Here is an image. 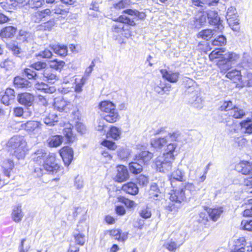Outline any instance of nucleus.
<instances>
[{
  "label": "nucleus",
  "instance_id": "nucleus-60",
  "mask_svg": "<svg viewBox=\"0 0 252 252\" xmlns=\"http://www.w3.org/2000/svg\"><path fill=\"white\" fill-rule=\"evenodd\" d=\"M43 2V0H29L28 3L32 8L40 7Z\"/></svg>",
  "mask_w": 252,
  "mask_h": 252
},
{
  "label": "nucleus",
  "instance_id": "nucleus-25",
  "mask_svg": "<svg viewBox=\"0 0 252 252\" xmlns=\"http://www.w3.org/2000/svg\"><path fill=\"white\" fill-rule=\"evenodd\" d=\"M225 73H226V77L233 80L234 82H241L242 75L240 71L235 69L230 71L228 70Z\"/></svg>",
  "mask_w": 252,
  "mask_h": 252
},
{
  "label": "nucleus",
  "instance_id": "nucleus-52",
  "mask_svg": "<svg viewBox=\"0 0 252 252\" xmlns=\"http://www.w3.org/2000/svg\"><path fill=\"white\" fill-rule=\"evenodd\" d=\"M52 53L50 50L45 49L44 51L39 52L36 55V57L44 59H49L52 57Z\"/></svg>",
  "mask_w": 252,
  "mask_h": 252
},
{
  "label": "nucleus",
  "instance_id": "nucleus-57",
  "mask_svg": "<svg viewBox=\"0 0 252 252\" xmlns=\"http://www.w3.org/2000/svg\"><path fill=\"white\" fill-rule=\"evenodd\" d=\"M241 226L245 230L252 231V220H243L241 221Z\"/></svg>",
  "mask_w": 252,
  "mask_h": 252
},
{
  "label": "nucleus",
  "instance_id": "nucleus-49",
  "mask_svg": "<svg viewBox=\"0 0 252 252\" xmlns=\"http://www.w3.org/2000/svg\"><path fill=\"white\" fill-rule=\"evenodd\" d=\"M67 11L63 8L62 5L56 6L54 8L51 10L50 9L49 15L53 16L54 14H64L67 13Z\"/></svg>",
  "mask_w": 252,
  "mask_h": 252
},
{
  "label": "nucleus",
  "instance_id": "nucleus-40",
  "mask_svg": "<svg viewBox=\"0 0 252 252\" xmlns=\"http://www.w3.org/2000/svg\"><path fill=\"white\" fill-rule=\"evenodd\" d=\"M81 225H77V230L79 231L78 233H74V237L75 240V242L79 245L83 246L85 242V235L80 233V231H82L84 228H79Z\"/></svg>",
  "mask_w": 252,
  "mask_h": 252
},
{
  "label": "nucleus",
  "instance_id": "nucleus-19",
  "mask_svg": "<svg viewBox=\"0 0 252 252\" xmlns=\"http://www.w3.org/2000/svg\"><path fill=\"white\" fill-rule=\"evenodd\" d=\"M117 168V174L116 180L119 182L126 181L129 177V174L127 168L122 165H119Z\"/></svg>",
  "mask_w": 252,
  "mask_h": 252
},
{
  "label": "nucleus",
  "instance_id": "nucleus-22",
  "mask_svg": "<svg viewBox=\"0 0 252 252\" xmlns=\"http://www.w3.org/2000/svg\"><path fill=\"white\" fill-rule=\"evenodd\" d=\"M99 108L101 112V114H105L116 109V105L110 101H102L99 104Z\"/></svg>",
  "mask_w": 252,
  "mask_h": 252
},
{
  "label": "nucleus",
  "instance_id": "nucleus-33",
  "mask_svg": "<svg viewBox=\"0 0 252 252\" xmlns=\"http://www.w3.org/2000/svg\"><path fill=\"white\" fill-rule=\"evenodd\" d=\"M50 47L55 54L59 55L60 56L65 57L67 55V48L65 46L53 45H50Z\"/></svg>",
  "mask_w": 252,
  "mask_h": 252
},
{
  "label": "nucleus",
  "instance_id": "nucleus-6",
  "mask_svg": "<svg viewBox=\"0 0 252 252\" xmlns=\"http://www.w3.org/2000/svg\"><path fill=\"white\" fill-rule=\"evenodd\" d=\"M45 170L49 174H55L57 173L61 169L60 165L57 162L55 156L54 154L49 153L46 160L42 164Z\"/></svg>",
  "mask_w": 252,
  "mask_h": 252
},
{
  "label": "nucleus",
  "instance_id": "nucleus-56",
  "mask_svg": "<svg viewBox=\"0 0 252 252\" xmlns=\"http://www.w3.org/2000/svg\"><path fill=\"white\" fill-rule=\"evenodd\" d=\"M118 156L122 159L127 158L129 155V151L126 148H121L118 151Z\"/></svg>",
  "mask_w": 252,
  "mask_h": 252
},
{
  "label": "nucleus",
  "instance_id": "nucleus-39",
  "mask_svg": "<svg viewBox=\"0 0 252 252\" xmlns=\"http://www.w3.org/2000/svg\"><path fill=\"white\" fill-rule=\"evenodd\" d=\"M241 83L243 86L252 87V72L251 71H246L243 73Z\"/></svg>",
  "mask_w": 252,
  "mask_h": 252
},
{
  "label": "nucleus",
  "instance_id": "nucleus-31",
  "mask_svg": "<svg viewBox=\"0 0 252 252\" xmlns=\"http://www.w3.org/2000/svg\"><path fill=\"white\" fill-rule=\"evenodd\" d=\"M50 9H46L42 11H38L34 12L32 17V20L35 23L39 22L43 18L49 15Z\"/></svg>",
  "mask_w": 252,
  "mask_h": 252
},
{
  "label": "nucleus",
  "instance_id": "nucleus-50",
  "mask_svg": "<svg viewBox=\"0 0 252 252\" xmlns=\"http://www.w3.org/2000/svg\"><path fill=\"white\" fill-rule=\"evenodd\" d=\"M106 234H109L111 236H115L116 239L119 240L125 241L126 239L125 236L121 237L120 230L119 229H112L108 230L105 232Z\"/></svg>",
  "mask_w": 252,
  "mask_h": 252
},
{
  "label": "nucleus",
  "instance_id": "nucleus-34",
  "mask_svg": "<svg viewBox=\"0 0 252 252\" xmlns=\"http://www.w3.org/2000/svg\"><path fill=\"white\" fill-rule=\"evenodd\" d=\"M160 193L159 189L157 184L152 185L149 191V198L152 200L159 201Z\"/></svg>",
  "mask_w": 252,
  "mask_h": 252
},
{
  "label": "nucleus",
  "instance_id": "nucleus-32",
  "mask_svg": "<svg viewBox=\"0 0 252 252\" xmlns=\"http://www.w3.org/2000/svg\"><path fill=\"white\" fill-rule=\"evenodd\" d=\"M184 173L180 170H176L173 171L171 174L169 179L171 185L173 186L174 182L177 181L182 182L184 180Z\"/></svg>",
  "mask_w": 252,
  "mask_h": 252
},
{
  "label": "nucleus",
  "instance_id": "nucleus-54",
  "mask_svg": "<svg viewBox=\"0 0 252 252\" xmlns=\"http://www.w3.org/2000/svg\"><path fill=\"white\" fill-rule=\"evenodd\" d=\"M234 107L235 106L233 104L232 101H228L223 102L220 107V109L221 110H224L226 111H230L231 112V110L233 109Z\"/></svg>",
  "mask_w": 252,
  "mask_h": 252
},
{
  "label": "nucleus",
  "instance_id": "nucleus-35",
  "mask_svg": "<svg viewBox=\"0 0 252 252\" xmlns=\"http://www.w3.org/2000/svg\"><path fill=\"white\" fill-rule=\"evenodd\" d=\"M241 129L243 132L245 133H252V120L248 119L243 121L240 124Z\"/></svg>",
  "mask_w": 252,
  "mask_h": 252
},
{
  "label": "nucleus",
  "instance_id": "nucleus-2",
  "mask_svg": "<svg viewBox=\"0 0 252 252\" xmlns=\"http://www.w3.org/2000/svg\"><path fill=\"white\" fill-rule=\"evenodd\" d=\"M180 134L178 132L168 133L164 137L155 139L151 141L152 146L156 149L164 148L163 156L174 159L177 155V144Z\"/></svg>",
  "mask_w": 252,
  "mask_h": 252
},
{
  "label": "nucleus",
  "instance_id": "nucleus-15",
  "mask_svg": "<svg viewBox=\"0 0 252 252\" xmlns=\"http://www.w3.org/2000/svg\"><path fill=\"white\" fill-rule=\"evenodd\" d=\"M1 101L5 105H9L14 99L15 95L13 89L7 88L4 92H0Z\"/></svg>",
  "mask_w": 252,
  "mask_h": 252
},
{
  "label": "nucleus",
  "instance_id": "nucleus-5",
  "mask_svg": "<svg viewBox=\"0 0 252 252\" xmlns=\"http://www.w3.org/2000/svg\"><path fill=\"white\" fill-rule=\"evenodd\" d=\"M24 74L29 79L33 80L34 87L37 90L44 93L52 94L56 91V88L54 86H49L48 85L37 81L38 75L36 72L32 69L26 68L24 69Z\"/></svg>",
  "mask_w": 252,
  "mask_h": 252
},
{
  "label": "nucleus",
  "instance_id": "nucleus-42",
  "mask_svg": "<svg viewBox=\"0 0 252 252\" xmlns=\"http://www.w3.org/2000/svg\"><path fill=\"white\" fill-rule=\"evenodd\" d=\"M86 213L87 211L82 208L78 207L76 209L73 213L74 217H77L79 215L82 216V218L80 220L78 225H81V223L85 221L87 219Z\"/></svg>",
  "mask_w": 252,
  "mask_h": 252
},
{
  "label": "nucleus",
  "instance_id": "nucleus-64",
  "mask_svg": "<svg viewBox=\"0 0 252 252\" xmlns=\"http://www.w3.org/2000/svg\"><path fill=\"white\" fill-rule=\"evenodd\" d=\"M246 244V240L244 237H240L235 240V246L236 247H244Z\"/></svg>",
  "mask_w": 252,
  "mask_h": 252
},
{
  "label": "nucleus",
  "instance_id": "nucleus-62",
  "mask_svg": "<svg viewBox=\"0 0 252 252\" xmlns=\"http://www.w3.org/2000/svg\"><path fill=\"white\" fill-rule=\"evenodd\" d=\"M128 4L127 0H122L114 5V7L117 9H121L125 8Z\"/></svg>",
  "mask_w": 252,
  "mask_h": 252
},
{
  "label": "nucleus",
  "instance_id": "nucleus-30",
  "mask_svg": "<svg viewBox=\"0 0 252 252\" xmlns=\"http://www.w3.org/2000/svg\"><path fill=\"white\" fill-rule=\"evenodd\" d=\"M11 216L12 220L15 222H19L21 221L24 216L23 213L22 211L21 206L18 205L15 207L13 210Z\"/></svg>",
  "mask_w": 252,
  "mask_h": 252
},
{
  "label": "nucleus",
  "instance_id": "nucleus-41",
  "mask_svg": "<svg viewBox=\"0 0 252 252\" xmlns=\"http://www.w3.org/2000/svg\"><path fill=\"white\" fill-rule=\"evenodd\" d=\"M121 130L116 126H111L107 133L108 137L117 140L120 138Z\"/></svg>",
  "mask_w": 252,
  "mask_h": 252
},
{
  "label": "nucleus",
  "instance_id": "nucleus-36",
  "mask_svg": "<svg viewBox=\"0 0 252 252\" xmlns=\"http://www.w3.org/2000/svg\"><path fill=\"white\" fill-rule=\"evenodd\" d=\"M143 164L137 160L131 162L129 164V170L133 174L139 173L142 170Z\"/></svg>",
  "mask_w": 252,
  "mask_h": 252
},
{
  "label": "nucleus",
  "instance_id": "nucleus-29",
  "mask_svg": "<svg viewBox=\"0 0 252 252\" xmlns=\"http://www.w3.org/2000/svg\"><path fill=\"white\" fill-rule=\"evenodd\" d=\"M171 85L169 83L160 82L159 84L154 87V91L160 94H163L167 92H169Z\"/></svg>",
  "mask_w": 252,
  "mask_h": 252
},
{
  "label": "nucleus",
  "instance_id": "nucleus-12",
  "mask_svg": "<svg viewBox=\"0 0 252 252\" xmlns=\"http://www.w3.org/2000/svg\"><path fill=\"white\" fill-rule=\"evenodd\" d=\"M238 14L236 8L233 6L229 7L226 12V19L230 26L239 24Z\"/></svg>",
  "mask_w": 252,
  "mask_h": 252
},
{
  "label": "nucleus",
  "instance_id": "nucleus-14",
  "mask_svg": "<svg viewBox=\"0 0 252 252\" xmlns=\"http://www.w3.org/2000/svg\"><path fill=\"white\" fill-rule=\"evenodd\" d=\"M48 154L43 149H38L31 155L32 159L38 164L43 163L46 160V158L48 157Z\"/></svg>",
  "mask_w": 252,
  "mask_h": 252
},
{
  "label": "nucleus",
  "instance_id": "nucleus-26",
  "mask_svg": "<svg viewBox=\"0 0 252 252\" xmlns=\"http://www.w3.org/2000/svg\"><path fill=\"white\" fill-rule=\"evenodd\" d=\"M122 190L131 195L137 194L138 192V188L136 184L132 182L124 185L122 187Z\"/></svg>",
  "mask_w": 252,
  "mask_h": 252
},
{
  "label": "nucleus",
  "instance_id": "nucleus-9",
  "mask_svg": "<svg viewBox=\"0 0 252 252\" xmlns=\"http://www.w3.org/2000/svg\"><path fill=\"white\" fill-rule=\"evenodd\" d=\"M42 124L36 121H29L22 125V127L30 134H37L41 131Z\"/></svg>",
  "mask_w": 252,
  "mask_h": 252
},
{
  "label": "nucleus",
  "instance_id": "nucleus-59",
  "mask_svg": "<svg viewBox=\"0 0 252 252\" xmlns=\"http://www.w3.org/2000/svg\"><path fill=\"white\" fill-rule=\"evenodd\" d=\"M86 81V78L82 77V79L80 80V82L76 84L75 88V91L76 93H79L82 92V87H83V85H84Z\"/></svg>",
  "mask_w": 252,
  "mask_h": 252
},
{
  "label": "nucleus",
  "instance_id": "nucleus-37",
  "mask_svg": "<svg viewBox=\"0 0 252 252\" xmlns=\"http://www.w3.org/2000/svg\"><path fill=\"white\" fill-rule=\"evenodd\" d=\"M223 212V208L219 207L218 208L210 209L208 211V214L210 218L214 221H216L220 218Z\"/></svg>",
  "mask_w": 252,
  "mask_h": 252
},
{
  "label": "nucleus",
  "instance_id": "nucleus-20",
  "mask_svg": "<svg viewBox=\"0 0 252 252\" xmlns=\"http://www.w3.org/2000/svg\"><path fill=\"white\" fill-rule=\"evenodd\" d=\"M16 32V27L12 26H7L0 31V37L2 38H11L14 36Z\"/></svg>",
  "mask_w": 252,
  "mask_h": 252
},
{
  "label": "nucleus",
  "instance_id": "nucleus-46",
  "mask_svg": "<svg viewBox=\"0 0 252 252\" xmlns=\"http://www.w3.org/2000/svg\"><path fill=\"white\" fill-rule=\"evenodd\" d=\"M29 0H7V3L12 7H20L26 5Z\"/></svg>",
  "mask_w": 252,
  "mask_h": 252
},
{
  "label": "nucleus",
  "instance_id": "nucleus-4",
  "mask_svg": "<svg viewBox=\"0 0 252 252\" xmlns=\"http://www.w3.org/2000/svg\"><path fill=\"white\" fill-rule=\"evenodd\" d=\"M11 152L18 159L24 158L28 151L27 144L22 136L15 135L7 143Z\"/></svg>",
  "mask_w": 252,
  "mask_h": 252
},
{
  "label": "nucleus",
  "instance_id": "nucleus-23",
  "mask_svg": "<svg viewBox=\"0 0 252 252\" xmlns=\"http://www.w3.org/2000/svg\"><path fill=\"white\" fill-rule=\"evenodd\" d=\"M43 75L45 80L49 83L54 84L59 80L56 72L50 68L45 69L43 71Z\"/></svg>",
  "mask_w": 252,
  "mask_h": 252
},
{
  "label": "nucleus",
  "instance_id": "nucleus-43",
  "mask_svg": "<svg viewBox=\"0 0 252 252\" xmlns=\"http://www.w3.org/2000/svg\"><path fill=\"white\" fill-rule=\"evenodd\" d=\"M63 137L61 135H54L49 139V145L51 147H57L63 142Z\"/></svg>",
  "mask_w": 252,
  "mask_h": 252
},
{
  "label": "nucleus",
  "instance_id": "nucleus-28",
  "mask_svg": "<svg viewBox=\"0 0 252 252\" xmlns=\"http://www.w3.org/2000/svg\"><path fill=\"white\" fill-rule=\"evenodd\" d=\"M44 123L47 126H53L58 121V117L53 112L49 113L43 119Z\"/></svg>",
  "mask_w": 252,
  "mask_h": 252
},
{
  "label": "nucleus",
  "instance_id": "nucleus-27",
  "mask_svg": "<svg viewBox=\"0 0 252 252\" xmlns=\"http://www.w3.org/2000/svg\"><path fill=\"white\" fill-rule=\"evenodd\" d=\"M153 157V154L148 151H142L138 155L135 156V160H137L142 164L150 161Z\"/></svg>",
  "mask_w": 252,
  "mask_h": 252
},
{
  "label": "nucleus",
  "instance_id": "nucleus-38",
  "mask_svg": "<svg viewBox=\"0 0 252 252\" xmlns=\"http://www.w3.org/2000/svg\"><path fill=\"white\" fill-rule=\"evenodd\" d=\"M217 30L215 29H205L202 30L197 34V37L202 38L204 39L208 40V39H210L214 34H215V32Z\"/></svg>",
  "mask_w": 252,
  "mask_h": 252
},
{
  "label": "nucleus",
  "instance_id": "nucleus-13",
  "mask_svg": "<svg viewBox=\"0 0 252 252\" xmlns=\"http://www.w3.org/2000/svg\"><path fill=\"white\" fill-rule=\"evenodd\" d=\"M60 155L62 157L64 164L68 166L73 158V151L69 147H64L60 150Z\"/></svg>",
  "mask_w": 252,
  "mask_h": 252
},
{
  "label": "nucleus",
  "instance_id": "nucleus-63",
  "mask_svg": "<svg viewBox=\"0 0 252 252\" xmlns=\"http://www.w3.org/2000/svg\"><path fill=\"white\" fill-rule=\"evenodd\" d=\"M102 145L106 147H107L109 149L114 150L116 149L117 146L115 143L112 141L105 140L102 142Z\"/></svg>",
  "mask_w": 252,
  "mask_h": 252
},
{
  "label": "nucleus",
  "instance_id": "nucleus-11",
  "mask_svg": "<svg viewBox=\"0 0 252 252\" xmlns=\"http://www.w3.org/2000/svg\"><path fill=\"white\" fill-rule=\"evenodd\" d=\"M55 108L57 109L59 111H64L67 112L72 105L70 102L67 101L63 97H58L55 99L54 103Z\"/></svg>",
  "mask_w": 252,
  "mask_h": 252
},
{
  "label": "nucleus",
  "instance_id": "nucleus-3",
  "mask_svg": "<svg viewBox=\"0 0 252 252\" xmlns=\"http://www.w3.org/2000/svg\"><path fill=\"white\" fill-rule=\"evenodd\" d=\"M223 48L216 49L209 55L211 60L219 59L217 65L221 73L225 74L231 68L232 64L236 63L240 59V56L232 52L224 54Z\"/></svg>",
  "mask_w": 252,
  "mask_h": 252
},
{
  "label": "nucleus",
  "instance_id": "nucleus-7",
  "mask_svg": "<svg viewBox=\"0 0 252 252\" xmlns=\"http://www.w3.org/2000/svg\"><path fill=\"white\" fill-rule=\"evenodd\" d=\"M174 159H171L165 156H158L155 161V164L157 171L166 173L170 171L172 167V162Z\"/></svg>",
  "mask_w": 252,
  "mask_h": 252
},
{
  "label": "nucleus",
  "instance_id": "nucleus-44",
  "mask_svg": "<svg viewBox=\"0 0 252 252\" xmlns=\"http://www.w3.org/2000/svg\"><path fill=\"white\" fill-rule=\"evenodd\" d=\"M63 134L66 138L67 143H72L75 140V137L72 132L71 126L65 127L63 131Z\"/></svg>",
  "mask_w": 252,
  "mask_h": 252
},
{
  "label": "nucleus",
  "instance_id": "nucleus-16",
  "mask_svg": "<svg viewBox=\"0 0 252 252\" xmlns=\"http://www.w3.org/2000/svg\"><path fill=\"white\" fill-rule=\"evenodd\" d=\"M207 17L209 19V22L211 25H216L218 30L221 31L223 27L220 21V18L218 13L215 11H210L207 13Z\"/></svg>",
  "mask_w": 252,
  "mask_h": 252
},
{
  "label": "nucleus",
  "instance_id": "nucleus-48",
  "mask_svg": "<svg viewBox=\"0 0 252 252\" xmlns=\"http://www.w3.org/2000/svg\"><path fill=\"white\" fill-rule=\"evenodd\" d=\"M230 114L235 119H241L245 115V112L243 109L235 106L230 112Z\"/></svg>",
  "mask_w": 252,
  "mask_h": 252
},
{
  "label": "nucleus",
  "instance_id": "nucleus-55",
  "mask_svg": "<svg viewBox=\"0 0 252 252\" xmlns=\"http://www.w3.org/2000/svg\"><path fill=\"white\" fill-rule=\"evenodd\" d=\"M119 202L124 204L128 208H132L135 205L134 201L124 197H119Z\"/></svg>",
  "mask_w": 252,
  "mask_h": 252
},
{
  "label": "nucleus",
  "instance_id": "nucleus-24",
  "mask_svg": "<svg viewBox=\"0 0 252 252\" xmlns=\"http://www.w3.org/2000/svg\"><path fill=\"white\" fill-rule=\"evenodd\" d=\"M14 85L18 88L29 89L32 87V83L25 79L16 77L14 79Z\"/></svg>",
  "mask_w": 252,
  "mask_h": 252
},
{
  "label": "nucleus",
  "instance_id": "nucleus-8",
  "mask_svg": "<svg viewBox=\"0 0 252 252\" xmlns=\"http://www.w3.org/2000/svg\"><path fill=\"white\" fill-rule=\"evenodd\" d=\"M115 21H119L120 23L115 24L113 26L112 29L113 31L119 33L124 30V26L123 24H126L131 26H134L135 23L133 18H130L128 16L124 15L120 16L117 20Z\"/></svg>",
  "mask_w": 252,
  "mask_h": 252
},
{
  "label": "nucleus",
  "instance_id": "nucleus-53",
  "mask_svg": "<svg viewBox=\"0 0 252 252\" xmlns=\"http://www.w3.org/2000/svg\"><path fill=\"white\" fill-rule=\"evenodd\" d=\"M47 66V63L45 62H37L31 64V67L35 70H40L45 69Z\"/></svg>",
  "mask_w": 252,
  "mask_h": 252
},
{
  "label": "nucleus",
  "instance_id": "nucleus-10",
  "mask_svg": "<svg viewBox=\"0 0 252 252\" xmlns=\"http://www.w3.org/2000/svg\"><path fill=\"white\" fill-rule=\"evenodd\" d=\"M236 170L245 175H252V162L242 161L235 166Z\"/></svg>",
  "mask_w": 252,
  "mask_h": 252
},
{
  "label": "nucleus",
  "instance_id": "nucleus-61",
  "mask_svg": "<svg viewBox=\"0 0 252 252\" xmlns=\"http://www.w3.org/2000/svg\"><path fill=\"white\" fill-rule=\"evenodd\" d=\"M140 215L143 218L148 219L151 216V212L149 208H145L141 211Z\"/></svg>",
  "mask_w": 252,
  "mask_h": 252
},
{
  "label": "nucleus",
  "instance_id": "nucleus-58",
  "mask_svg": "<svg viewBox=\"0 0 252 252\" xmlns=\"http://www.w3.org/2000/svg\"><path fill=\"white\" fill-rule=\"evenodd\" d=\"M181 245H177L175 242H170L166 243L165 247L167 249L171 252H175L176 250Z\"/></svg>",
  "mask_w": 252,
  "mask_h": 252
},
{
  "label": "nucleus",
  "instance_id": "nucleus-18",
  "mask_svg": "<svg viewBox=\"0 0 252 252\" xmlns=\"http://www.w3.org/2000/svg\"><path fill=\"white\" fill-rule=\"evenodd\" d=\"M162 77L164 79L171 83H176L179 78V73L171 71H168L166 69H162L160 70Z\"/></svg>",
  "mask_w": 252,
  "mask_h": 252
},
{
  "label": "nucleus",
  "instance_id": "nucleus-51",
  "mask_svg": "<svg viewBox=\"0 0 252 252\" xmlns=\"http://www.w3.org/2000/svg\"><path fill=\"white\" fill-rule=\"evenodd\" d=\"M226 39L223 35H219L217 38L212 41V45L214 46H220L225 44Z\"/></svg>",
  "mask_w": 252,
  "mask_h": 252
},
{
  "label": "nucleus",
  "instance_id": "nucleus-1",
  "mask_svg": "<svg viewBox=\"0 0 252 252\" xmlns=\"http://www.w3.org/2000/svg\"><path fill=\"white\" fill-rule=\"evenodd\" d=\"M200 188H197L191 183L182 184L179 189L173 191L170 196L171 203L167 206L166 209L170 212H176L181 207V203L190 198L192 195L195 194L200 190Z\"/></svg>",
  "mask_w": 252,
  "mask_h": 252
},
{
  "label": "nucleus",
  "instance_id": "nucleus-21",
  "mask_svg": "<svg viewBox=\"0 0 252 252\" xmlns=\"http://www.w3.org/2000/svg\"><path fill=\"white\" fill-rule=\"evenodd\" d=\"M101 115L104 120L110 123H115L120 119V116L116 109L111 111V112Z\"/></svg>",
  "mask_w": 252,
  "mask_h": 252
},
{
  "label": "nucleus",
  "instance_id": "nucleus-47",
  "mask_svg": "<svg viewBox=\"0 0 252 252\" xmlns=\"http://www.w3.org/2000/svg\"><path fill=\"white\" fill-rule=\"evenodd\" d=\"M49 63L51 68L56 70H61L65 64V63L63 61H59L56 59L50 61Z\"/></svg>",
  "mask_w": 252,
  "mask_h": 252
},
{
  "label": "nucleus",
  "instance_id": "nucleus-17",
  "mask_svg": "<svg viewBox=\"0 0 252 252\" xmlns=\"http://www.w3.org/2000/svg\"><path fill=\"white\" fill-rule=\"evenodd\" d=\"M17 100L19 103L22 105L31 106L34 100V96L30 93H22L18 94Z\"/></svg>",
  "mask_w": 252,
  "mask_h": 252
},
{
  "label": "nucleus",
  "instance_id": "nucleus-45",
  "mask_svg": "<svg viewBox=\"0 0 252 252\" xmlns=\"http://www.w3.org/2000/svg\"><path fill=\"white\" fill-rule=\"evenodd\" d=\"M129 15L134 16L139 19H144L146 17V14L143 12H139L136 10L127 9L124 11Z\"/></svg>",
  "mask_w": 252,
  "mask_h": 252
}]
</instances>
